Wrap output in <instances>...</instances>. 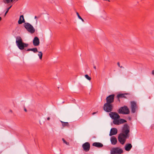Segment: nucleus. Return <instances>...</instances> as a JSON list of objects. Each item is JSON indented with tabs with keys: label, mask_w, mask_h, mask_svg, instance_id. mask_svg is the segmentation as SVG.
<instances>
[{
	"label": "nucleus",
	"mask_w": 154,
	"mask_h": 154,
	"mask_svg": "<svg viewBox=\"0 0 154 154\" xmlns=\"http://www.w3.org/2000/svg\"><path fill=\"white\" fill-rule=\"evenodd\" d=\"M60 122L61 123L62 126L63 127H69V125L68 122H65L61 121H60Z\"/></svg>",
	"instance_id": "a211bd4d"
},
{
	"label": "nucleus",
	"mask_w": 154,
	"mask_h": 154,
	"mask_svg": "<svg viewBox=\"0 0 154 154\" xmlns=\"http://www.w3.org/2000/svg\"><path fill=\"white\" fill-rule=\"evenodd\" d=\"M16 43L17 47L20 50H24L27 51H31L34 53L38 52L37 49L36 48H28L27 50L24 49L25 48L27 47L28 46L29 44L24 42L21 38L20 36H17L16 37Z\"/></svg>",
	"instance_id": "f03ea898"
},
{
	"label": "nucleus",
	"mask_w": 154,
	"mask_h": 154,
	"mask_svg": "<svg viewBox=\"0 0 154 154\" xmlns=\"http://www.w3.org/2000/svg\"><path fill=\"white\" fill-rule=\"evenodd\" d=\"M109 115L112 119H119L120 118L119 115L116 112H111L109 113Z\"/></svg>",
	"instance_id": "1a4fd4ad"
},
{
	"label": "nucleus",
	"mask_w": 154,
	"mask_h": 154,
	"mask_svg": "<svg viewBox=\"0 0 154 154\" xmlns=\"http://www.w3.org/2000/svg\"><path fill=\"white\" fill-rule=\"evenodd\" d=\"M50 119V117H48V118H47V120H49Z\"/></svg>",
	"instance_id": "7c9ffc66"
},
{
	"label": "nucleus",
	"mask_w": 154,
	"mask_h": 154,
	"mask_svg": "<svg viewBox=\"0 0 154 154\" xmlns=\"http://www.w3.org/2000/svg\"><path fill=\"white\" fill-rule=\"evenodd\" d=\"M118 132L117 129L115 128H112L111 129L109 135L112 136L116 134Z\"/></svg>",
	"instance_id": "f8f14e48"
},
{
	"label": "nucleus",
	"mask_w": 154,
	"mask_h": 154,
	"mask_svg": "<svg viewBox=\"0 0 154 154\" xmlns=\"http://www.w3.org/2000/svg\"><path fill=\"white\" fill-rule=\"evenodd\" d=\"M110 141L112 144V145H115L117 142L116 138L114 136H112L111 137Z\"/></svg>",
	"instance_id": "4468645a"
},
{
	"label": "nucleus",
	"mask_w": 154,
	"mask_h": 154,
	"mask_svg": "<svg viewBox=\"0 0 154 154\" xmlns=\"http://www.w3.org/2000/svg\"><path fill=\"white\" fill-rule=\"evenodd\" d=\"M117 64V65L119 67H120V63H119V62H118Z\"/></svg>",
	"instance_id": "c85d7f7f"
},
{
	"label": "nucleus",
	"mask_w": 154,
	"mask_h": 154,
	"mask_svg": "<svg viewBox=\"0 0 154 154\" xmlns=\"http://www.w3.org/2000/svg\"><path fill=\"white\" fill-rule=\"evenodd\" d=\"M33 44L34 46H36L39 45L40 44V41L39 38L37 36H35L32 41Z\"/></svg>",
	"instance_id": "9b49d317"
},
{
	"label": "nucleus",
	"mask_w": 154,
	"mask_h": 154,
	"mask_svg": "<svg viewBox=\"0 0 154 154\" xmlns=\"http://www.w3.org/2000/svg\"><path fill=\"white\" fill-rule=\"evenodd\" d=\"M117 98L119 102H120V99H119L120 98H118V97H117Z\"/></svg>",
	"instance_id": "bb28decb"
},
{
	"label": "nucleus",
	"mask_w": 154,
	"mask_h": 154,
	"mask_svg": "<svg viewBox=\"0 0 154 154\" xmlns=\"http://www.w3.org/2000/svg\"><path fill=\"white\" fill-rule=\"evenodd\" d=\"M132 146L131 143H128L126 144L124 148L126 151H129L132 148Z\"/></svg>",
	"instance_id": "ddd939ff"
},
{
	"label": "nucleus",
	"mask_w": 154,
	"mask_h": 154,
	"mask_svg": "<svg viewBox=\"0 0 154 154\" xmlns=\"http://www.w3.org/2000/svg\"><path fill=\"white\" fill-rule=\"evenodd\" d=\"M77 15L79 19L81 20L83 22H84V20L79 15V13L78 12H76Z\"/></svg>",
	"instance_id": "4be33fe9"
},
{
	"label": "nucleus",
	"mask_w": 154,
	"mask_h": 154,
	"mask_svg": "<svg viewBox=\"0 0 154 154\" xmlns=\"http://www.w3.org/2000/svg\"><path fill=\"white\" fill-rule=\"evenodd\" d=\"M123 153V149L118 147H113L110 150L111 154H122Z\"/></svg>",
	"instance_id": "39448f33"
},
{
	"label": "nucleus",
	"mask_w": 154,
	"mask_h": 154,
	"mask_svg": "<svg viewBox=\"0 0 154 154\" xmlns=\"http://www.w3.org/2000/svg\"><path fill=\"white\" fill-rule=\"evenodd\" d=\"M152 74L154 75V70L152 71Z\"/></svg>",
	"instance_id": "cd10ccee"
},
{
	"label": "nucleus",
	"mask_w": 154,
	"mask_h": 154,
	"mask_svg": "<svg viewBox=\"0 0 154 154\" xmlns=\"http://www.w3.org/2000/svg\"><path fill=\"white\" fill-rule=\"evenodd\" d=\"M129 119L130 120H131V118L130 117H129Z\"/></svg>",
	"instance_id": "f704fd0d"
},
{
	"label": "nucleus",
	"mask_w": 154,
	"mask_h": 154,
	"mask_svg": "<svg viewBox=\"0 0 154 154\" xmlns=\"http://www.w3.org/2000/svg\"><path fill=\"white\" fill-rule=\"evenodd\" d=\"M119 124H122L127 122V121L124 119H119Z\"/></svg>",
	"instance_id": "aec40b11"
},
{
	"label": "nucleus",
	"mask_w": 154,
	"mask_h": 154,
	"mask_svg": "<svg viewBox=\"0 0 154 154\" xmlns=\"http://www.w3.org/2000/svg\"><path fill=\"white\" fill-rule=\"evenodd\" d=\"M94 68L95 69H96V66H94Z\"/></svg>",
	"instance_id": "2f4dec72"
},
{
	"label": "nucleus",
	"mask_w": 154,
	"mask_h": 154,
	"mask_svg": "<svg viewBox=\"0 0 154 154\" xmlns=\"http://www.w3.org/2000/svg\"><path fill=\"white\" fill-rule=\"evenodd\" d=\"M114 96L115 94H112L107 97L106 99V103L111 104L113 103L114 101Z\"/></svg>",
	"instance_id": "6e6552de"
},
{
	"label": "nucleus",
	"mask_w": 154,
	"mask_h": 154,
	"mask_svg": "<svg viewBox=\"0 0 154 154\" xmlns=\"http://www.w3.org/2000/svg\"><path fill=\"white\" fill-rule=\"evenodd\" d=\"M130 127L127 124H125L122 127L121 132L119 134L118 139L119 141L122 145L125 143L127 139L130 137Z\"/></svg>",
	"instance_id": "f257e3e1"
},
{
	"label": "nucleus",
	"mask_w": 154,
	"mask_h": 154,
	"mask_svg": "<svg viewBox=\"0 0 154 154\" xmlns=\"http://www.w3.org/2000/svg\"><path fill=\"white\" fill-rule=\"evenodd\" d=\"M11 7H12V6H11L7 9V10L5 13V15H6V14L8 13L9 10L10 9V8H11Z\"/></svg>",
	"instance_id": "a878e982"
},
{
	"label": "nucleus",
	"mask_w": 154,
	"mask_h": 154,
	"mask_svg": "<svg viewBox=\"0 0 154 154\" xmlns=\"http://www.w3.org/2000/svg\"><path fill=\"white\" fill-rule=\"evenodd\" d=\"M24 27L29 32L31 33H34L35 30L33 26L28 23H25L23 24Z\"/></svg>",
	"instance_id": "20e7f679"
},
{
	"label": "nucleus",
	"mask_w": 154,
	"mask_h": 154,
	"mask_svg": "<svg viewBox=\"0 0 154 154\" xmlns=\"http://www.w3.org/2000/svg\"><path fill=\"white\" fill-rule=\"evenodd\" d=\"M25 20H24L23 16L21 15L20 16L19 20L18 21V23L19 24H20L23 23H25Z\"/></svg>",
	"instance_id": "dca6fc26"
},
{
	"label": "nucleus",
	"mask_w": 154,
	"mask_h": 154,
	"mask_svg": "<svg viewBox=\"0 0 154 154\" xmlns=\"http://www.w3.org/2000/svg\"><path fill=\"white\" fill-rule=\"evenodd\" d=\"M113 108L112 104L106 103L104 104L103 109L106 112H111L112 111Z\"/></svg>",
	"instance_id": "423d86ee"
},
{
	"label": "nucleus",
	"mask_w": 154,
	"mask_h": 154,
	"mask_svg": "<svg viewBox=\"0 0 154 154\" xmlns=\"http://www.w3.org/2000/svg\"><path fill=\"white\" fill-rule=\"evenodd\" d=\"M38 52L39 53L38 54V55L39 57V59L40 60H42V57L43 54L41 51Z\"/></svg>",
	"instance_id": "412c9836"
},
{
	"label": "nucleus",
	"mask_w": 154,
	"mask_h": 154,
	"mask_svg": "<svg viewBox=\"0 0 154 154\" xmlns=\"http://www.w3.org/2000/svg\"><path fill=\"white\" fill-rule=\"evenodd\" d=\"M118 112L120 114H128L130 113L128 108L126 106L120 107L118 110Z\"/></svg>",
	"instance_id": "7ed1b4c3"
},
{
	"label": "nucleus",
	"mask_w": 154,
	"mask_h": 154,
	"mask_svg": "<svg viewBox=\"0 0 154 154\" xmlns=\"http://www.w3.org/2000/svg\"><path fill=\"white\" fill-rule=\"evenodd\" d=\"M119 67H120V68H124V67L122 66H120Z\"/></svg>",
	"instance_id": "72a5a7b5"
},
{
	"label": "nucleus",
	"mask_w": 154,
	"mask_h": 154,
	"mask_svg": "<svg viewBox=\"0 0 154 154\" xmlns=\"http://www.w3.org/2000/svg\"><path fill=\"white\" fill-rule=\"evenodd\" d=\"M2 20V18L0 17V21Z\"/></svg>",
	"instance_id": "e433bc0d"
},
{
	"label": "nucleus",
	"mask_w": 154,
	"mask_h": 154,
	"mask_svg": "<svg viewBox=\"0 0 154 154\" xmlns=\"http://www.w3.org/2000/svg\"><path fill=\"white\" fill-rule=\"evenodd\" d=\"M92 145L93 146L99 148L102 147L103 146V145L102 143L99 142L94 143Z\"/></svg>",
	"instance_id": "2eb2a0df"
},
{
	"label": "nucleus",
	"mask_w": 154,
	"mask_h": 154,
	"mask_svg": "<svg viewBox=\"0 0 154 154\" xmlns=\"http://www.w3.org/2000/svg\"><path fill=\"white\" fill-rule=\"evenodd\" d=\"M82 147L85 152H87L90 150V144L89 142H85L83 144Z\"/></svg>",
	"instance_id": "9d476101"
},
{
	"label": "nucleus",
	"mask_w": 154,
	"mask_h": 154,
	"mask_svg": "<svg viewBox=\"0 0 154 154\" xmlns=\"http://www.w3.org/2000/svg\"><path fill=\"white\" fill-rule=\"evenodd\" d=\"M119 119H114L113 121V123L115 125H119Z\"/></svg>",
	"instance_id": "6ab92c4d"
},
{
	"label": "nucleus",
	"mask_w": 154,
	"mask_h": 154,
	"mask_svg": "<svg viewBox=\"0 0 154 154\" xmlns=\"http://www.w3.org/2000/svg\"><path fill=\"white\" fill-rule=\"evenodd\" d=\"M24 110L26 112H27V110L25 108H24Z\"/></svg>",
	"instance_id": "c756f323"
},
{
	"label": "nucleus",
	"mask_w": 154,
	"mask_h": 154,
	"mask_svg": "<svg viewBox=\"0 0 154 154\" xmlns=\"http://www.w3.org/2000/svg\"><path fill=\"white\" fill-rule=\"evenodd\" d=\"M128 93H124L118 94L117 96V97L118 98H126V97L125 96L126 95H127Z\"/></svg>",
	"instance_id": "f3484780"
},
{
	"label": "nucleus",
	"mask_w": 154,
	"mask_h": 154,
	"mask_svg": "<svg viewBox=\"0 0 154 154\" xmlns=\"http://www.w3.org/2000/svg\"><path fill=\"white\" fill-rule=\"evenodd\" d=\"M85 77L88 80H90L91 79V77L89 76V75L87 74H86L85 75Z\"/></svg>",
	"instance_id": "5701e85b"
},
{
	"label": "nucleus",
	"mask_w": 154,
	"mask_h": 154,
	"mask_svg": "<svg viewBox=\"0 0 154 154\" xmlns=\"http://www.w3.org/2000/svg\"><path fill=\"white\" fill-rule=\"evenodd\" d=\"M131 111L132 113H134L136 112L137 110V106L136 103L134 101H131Z\"/></svg>",
	"instance_id": "0eeeda50"
},
{
	"label": "nucleus",
	"mask_w": 154,
	"mask_h": 154,
	"mask_svg": "<svg viewBox=\"0 0 154 154\" xmlns=\"http://www.w3.org/2000/svg\"><path fill=\"white\" fill-rule=\"evenodd\" d=\"M96 112H94L92 113V115H94V114H96Z\"/></svg>",
	"instance_id": "473e14b6"
},
{
	"label": "nucleus",
	"mask_w": 154,
	"mask_h": 154,
	"mask_svg": "<svg viewBox=\"0 0 154 154\" xmlns=\"http://www.w3.org/2000/svg\"><path fill=\"white\" fill-rule=\"evenodd\" d=\"M37 18V16H35V19H36Z\"/></svg>",
	"instance_id": "c9c22d12"
},
{
	"label": "nucleus",
	"mask_w": 154,
	"mask_h": 154,
	"mask_svg": "<svg viewBox=\"0 0 154 154\" xmlns=\"http://www.w3.org/2000/svg\"><path fill=\"white\" fill-rule=\"evenodd\" d=\"M13 0H5V2H4L5 3H7V4L11 2H13Z\"/></svg>",
	"instance_id": "b1692460"
},
{
	"label": "nucleus",
	"mask_w": 154,
	"mask_h": 154,
	"mask_svg": "<svg viewBox=\"0 0 154 154\" xmlns=\"http://www.w3.org/2000/svg\"><path fill=\"white\" fill-rule=\"evenodd\" d=\"M62 140L63 142L66 144L67 145H69V143L68 142H67L66 140L64 139V138H62Z\"/></svg>",
	"instance_id": "393cba45"
}]
</instances>
